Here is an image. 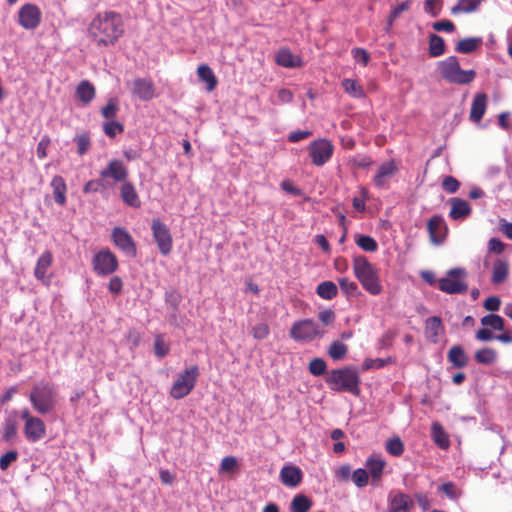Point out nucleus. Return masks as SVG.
Returning <instances> with one entry per match:
<instances>
[{
  "instance_id": "obj_1",
  "label": "nucleus",
  "mask_w": 512,
  "mask_h": 512,
  "mask_svg": "<svg viewBox=\"0 0 512 512\" xmlns=\"http://www.w3.org/2000/svg\"><path fill=\"white\" fill-rule=\"evenodd\" d=\"M88 31L97 45H114L124 34V22L118 12L105 11L93 18Z\"/></svg>"
},
{
  "instance_id": "obj_2",
  "label": "nucleus",
  "mask_w": 512,
  "mask_h": 512,
  "mask_svg": "<svg viewBox=\"0 0 512 512\" xmlns=\"http://www.w3.org/2000/svg\"><path fill=\"white\" fill-rule=\"evenodd\" d=\"M353 272L362 287L371 295H380L383 287L379 270L363 255L353 256Z\"/></svg>"
},
{
  "instance_id": "obj_3",
  "label": "nucleus",
  "mask_w": 512,
  "mask_h": 512,
  "mask_svg": "<svg viewBox=\"0 0 512 512\" xmlns=\"http://www.w3.org/2000/svg\"><path fill=\"white\" fill-rule=\"evenodd\" d=\"M29 401L37 413L41 415L51 413L58 402V391L52 383L41 381L32 388Z\"/></svg>"
},
{
  "instance_id": "obj_4",
  "label": "nucleus",
  "mask_w": 512,
  "mask_h": 512,
  "mask_svg": "<svg viewBox=\"0 0 512 512\" xmlns=\"http://www.w3.org/2000/svg\"><path fill=\"white\" fill-rule=\"evenodd\" d=\"M326 382L333 391L343 392L347 391L354 395L360 392V376L354 367H344L341 369L332 370Z\"/></svg>"
},
{
  "instance_id": "obj_5",
  "label": "nucleus",
  "mask_w": 512,
  "mask_h": 512,
  "mask_svg": "<svg viewBox=\"0 0 512 512\" xmlns=\"http://www.w3.org/2000/svg\"><path fill=\"white\" fill-rule=\"evenodd\" d=\"M440 76L449 83L465 85L471 83L475 77L474 70H462L456 56H449L439 62Z\"/></svg>"
},
{
  "instance_id": "obj_6",
  "label": "nucleus",
  "mask_w": 512,
  "mask_h": 512,
  "mask_svg": "<svg viewBox=\"0 0 512 512\" xmlns=\"http://www.w3.org/2000/svg\"><path fill=\"white\" fill-rule=\"evenodd\" d=\"M198 376L199 369L196 365L186 368L173 383L170 390L171 397L182 399L187 396L194 389Z\"/></svg>"
},
{
  "instance_id": "obj_7",
  "label": "nucleus",
  "mask_w": 512,
  "mask_h": 512,
  "mask_svg": "<svg viewBox=\"0 0 512 512\" xmlns=\"http://www.w3.org/2000/svg\"><path fill=\"white\" fill-rule=\"evenodd\" d=\"M325 330L320 329L312 319H303L293 323L290 329V337L298 342H311L316 338H322Z\"/></svg>"
},
{
  "instance_id": "obj_8",
  "label": "nucleus",
  "mask_w": 512,
  "mask_h": 512,
  "mask_svg": "<svg viewBox=\"0 0 512 512\" xmlns=\"http://www.w3.org/2000/svg\"><path fill=\"white\" fill-rule=\"evenodd\" d=\"M466 271L463 268H453L447 272V276L439 279L438 287L447 294H461L467 291L468 286L464 281Z\"/></svg>"
},
{
  "instance_id": "obj_9",
  "label": "nucleus",
  "mask_w": 512,
  "mask_h": 512,
  "mask_svg": "<svg viewBox=\"0 0 512 512\" xmlns=\"http://www.w3.org/2000/svg\"><path fill=\"white\" fill-rule=\"evenodd\" d=\"M334 145L326 138H319L312 141L308 146V153L313 165L321 167L332 157Z\"/></svg>"
},
{
  "instance_id": "obj_10",
  "label": "nucleus",
  "mask_w": 512,
  "mask_h": 512,
  "mask_svg": "<svg viewBox=\"0 0 512 512\" xmlns=\"http://www.w3.org/2000/svg\"><path fill=\"white\" fill-rule=\"evenodd\" d=\"M92 266L99 276H108L118 269V260L109 249H102L93 256Z\"/></svg>"
},
{
  "instance_id": "obj_11",
  "label": "nucleus",
  "mask_w": 512,
  "mask_h": 512,
  "mask_svg": "<svg viewBox=\"0 0 512 512\" xmlns=\"http://www.w3.org/2000/svg\"><path fill=\"white\" fill-rule=\"evenodd\" d=\"M21 418L25 421L23 432L28 441L37 442L45 437L46 426L41 418L32 416L28 409L21 411Z\"/></svg>"
},
{
  "instance_id": "obj_12",
  "label": "nucleus",
  "mask_w": 512,
  "mask_h": 512,
  "mask_svg": "<svg viewBox=\"0 0 512 512\" xmlns=\"http://www.w3.org/2000/svg\"><path fill=\"white\" fill-rule=\"evenodd\" d=\"M42 21V12L34 3H25L17 14L18 24L25 30H35Z\"/></svg>"
},
{
  "instance_id": "obj_13",
  "label": "nucleus",
  "mask_w": 512,
  "mask_h": 512,
  "mask_svg": "<svg viewBox=\"0 0 512 512\" xmlns=\"http://www.w3.org/2000/svg\"><path fill=\"white\" fill-rule=\"evenodd\" d=\"M151 230L160 253L164 256L168 255L172 250L173 240L167 225L159 219H153Z\"/></svg>"
},
{
  "instance_id": "obj_14",
  "label": "nucleus",
  "mask_w": 512,
  "mask_h": 512,
  "mask_svg": "<svg viewBox=\"0 0 512 512\" xmlns=\"http://www.w3.org/2000/svg\"><path fill=\"white\" fill-rule=\"evenodd\" d=\"M129 176L127 166L119 159H112L108 162L107 166L100 171L102 181L112 179L115 183H124Z\"/></svg>"
},
{
  "instance_id": "obj_15",
  "label": "nucleus",
  "mask_w": 512,
  "mask_h": 512,
  "mask_svg": "<svg viewBox=\"0 0 512 512\" xmlns=\"http://www.w3.org/2000/svg\"><path fill=\"white\" fill-rule=\"evenodd\" d=\"M112 241L116 247L129 257H136L137 248L132 236L122 227H115L111 233Z\"/></svg>"
},
{
  "instance_id": "obj_16",
  "label": "nucleus",
  "mask_w": 512,
  "mask_h": 512,
  "mask_svg": "<svg viewBox=\"0 0 512 512\" xmlns=\"http://www.w3.org/2000/svg\"><path fill=\"white\" fill-rule=\"evenodd\" d=\"M398 163L391 159L382 163L373 177L374 185L378 188L387 189L390 179L398 172Z\"/></svg>"
},
{
  "instance_id": "obj_17",
  "label": "nucleus",
  "mask_w": 512,
  "mask_h": 512,
  "mask_svg": "<svg viewBox=\"0 0 512 512\" xmlns=\"http://www.w3.org/2000/svg\"><path fill=\"white\" fill-rule=\"evenodd\" d=\"M427 230L432 243H442L447 233V226L443 217L440 215L432 216L427 223Z\"/></svg>"
},
{
  "instance_id": "obj_18",
  "label": "nucleus",
  "mask_w": 512,
  "mask_h": 512,
  "mask_svg": "<svg viewBox=\"0 0 512 512\" xmlns=\"http://www.w3.org/2000/svg\"><path fill=\"white\" fill-rule=\"evenodd\" d=\"M53 263V255L50 251H44L37 260L34 276L40 280L43 284L49 285L51 277L47 275L48 269Z\"/></svg>"
},
{
  "instance_id": "obj_19",
  "label": "nucleus",
  "mask_w": 512,
  "mask_h": 512,
  "mask_svg": "<svg viewBox=\"0 0 512 512\" xmlns=\"http://www.w3.org/2000/svg\"><path fill=\"white\" fill-rule=\"evenodd\" d=\"M132 94L143 101H149L155 97V87L151 80L138 78L132 82Z\"/></svg>"
},
{
  "instance_id": "obj_20",
  "label": "nucleus",
  "mask_w": 512,
  "mask_h": 512,
  "mask_svg": "<svg viewBox=\"0 0 512 512\" xmlns=\"http://www.w3.org/2000/svg\"><path fill=\"white\" fill-rule=\"evenodd\" d=\"M444 326L442 320L438 316H432L425 321V336L427 340L433 344L438 343L439 336L443 334Z\"/></svg>"
},
{
  "instance_id": "obj_21",
  "label": "nucleus",
  "mask_w": 512,
  "mask_h": 512,
  "mask_svg": "<svg viewBox=\"0 0 512 512\" xmlns=\"http://www.w3.org/2000/svg\"><path fill=\"white\" fill-rule=\"evenodd\" d=\"M365 466L369 471L372 482H380L382 479L383 470L386 466V461L380 456L371 455L366 459Z\"/></svg>"
},
{
  "instance_id": "obj_22",
  "label": "nucleus",
  "mask_w": 512,
  "mask_h": 512,
  "mask_svg": "<svg viewBox=\"0 0 512 512\" xmlns=\"http://www.w3.org/2000/svg\"><path fill=\"white\" fill-rule=\"evenodd\" d=\"M388 505L396 511H409L414 503L411 497L402 492H391L388 496Z\"/></svg>"
},
{
  "instance_id": "obj_23",
  "label": "nucleus",
  "mask_w": 512,
  "mask_h": 512,
  "mask_svg": "<svg viewBox=\"0 0 512 512\" xmlns=\"http://www.w3.org/2000/svg\"><path fill=\"white\" fill-rule=\"evenodd\" d=\"M302 471L297 466H284L280 471L281 482L288 487H296L302 481Z\"/></svg>"
},
{
  "instance_id": "obj_24",
  "label": "nucleus",
  "mask_w": 512,
  "mask_h": 512,
  "mask_svg": "<svg viewBox=\"0 0 512 512\" xmlns=\"http://www.w3.org/2000/svg\"><path fill=\"white\" fill-rule=\"evenodd\" d=\"M275 61L279 66L285 68H298L303 65L302 59L294 55L288 48L280 49L276 53Z\"/></svg>"
},
{
  "instance_id": "obj_25",
  "label": "nucleus",
  "mask_w": 512,
  "mask_h": 512,
  "mask_svg": "<svg viewBox=\"0 0 512 512\" xmlns=\"http://www.w3.org/2000/svg\"><path fill=\"white\" fill-rule=\"evenodd\" d=\"M120 196L122 201L130 207L139 208L141 206L139 195L131 182L126 181L121 184Z\"/></svg>"
},
{
  "instance_id": "obj_26",
  "label": "nucleus",
  "mask_w": 512,
  "mask_h": 512,
  "mask_svg": "<svg viewBox=\"0 0 512 512\" xmlns=\"http://www.w3.org/2000/svg\"><path fill=\"white\" fill-rule=\"evenodd\" d=\"M487 95L485 93H478L475 95L470 109V120L473 122H479L487 108Z\"/></svg>"
},
{
  "instance_id": "obj_27",
  "label": "nucleus",
  "mask_w": 512,
  "mask_h": 512,
  "mask_svg": "<svg viewBox=\"0 0 512 512\" xmlns=\"http://www.w3.org/2000/svg\"><path fill=\"white\" fill-rule=\"evenodd\" d=\"M451 209L449 216L453 220H462L467 218L471 214V207L469 203L460 198L450 199Z\"/></svg>"
},
{
  "instance_id": "obj_28",
  "label": "nucleus",
  "mask_w": 512,
  "mask_h": 512,
  "mask_svg": "<svg viewBox=\"0 0 512 512\" xmlns=\"http://www.w3.org/2000/svg\"><path fill=\"white\" fill-rule=\"evenodd\" d=\"M447 359L452 364L454 368H464L468 364V356L465 353L464 349L460 345H453L448 353Z\"/></svg>"
},
{
  "instance_id": "obj_29",
  "label": "nucleus",
  "mask_w": 512,
  "mask_h": 512,
  "mask_svg": "<svg viewBox=\"0 0 512 512\" xmlns=\"http://www.w3.org/2000/svg\"><path fill=\"white\" fill-rule=\"evenodd\" d=\"M50 185L53 190L55 202L60 206H64L66 204L67 186L63 177L59 175L54 176L51 180Z\"/></svg>"
},
{
  "instance_id": "obj_30",
  "label": "nucleus",
  "mask_w": 512,
  "mask_h": 512,
  "mask_svg": "<svg viewBox=\"0 0 512 512\" xmlns=\"http://www.w3.org/2000/svg\"><path fill=\"white\" fill-rule=\"evenodd\" d=\"M432 438L435 444L441 449H447L450 446L448 434L439 422H434L431 427Z\"/></svg>"
},
{
  "instance_id": "obj_31",
  "label": "nucleus",
  "mask_w": 512,
  "mask_h": 512,
  "mask_svg": "<svg viewBox=\"0 0 512 512\" xmlns=\"http://www.w3.org/2000/svg\"><path fill=\"white\" fill-rule=\"evenodd\" d=\"M76 96L84 104H88L95 97V87L89 81L83 80L76 87Z\"/></svg>"
},
{
  "instance_id": "obj_32",
  "label": "nucleus",
  "mask_w": 512,
  "mask_h": 512,
  "mask_svg": "<svg viewBox=\"0 0 512 512\" xmlns=\"http://www.w3.org/2000/svg\"><path fill=\"white\" fill-rule=\"evenodd\" d=\"M197 74L201 81L207 84V90L213 91L217 86V78L207 64H201L197 68Z\"/></svg>"
},
{
  "instance_id": "obj_33",
  "label": "nucleus",
  "mask_w": 512,
  "mask_h": 512,
  "mask_svg": "<svg viewBox=\"0 0 512 512\" xmlns=\"http://www.w3.org/2000/svg\"><path fill=\"white\" fill-rule=\"evenodd\" d=\"M508 263L505 260L497 259L493 264V272L491 281L494 284H501L503 283L507 276H508Z\"/></svg>"
},
{
  "instance_id": "obj_34",
  "label": "nucleus",
  "mask_w": 512,
  "mask_h": 512,
  "mask_svg": "<svg viewBox=\"0 0 512 512\" xmlns=\"http://www.w3.org/2000/svg\"><path fill=\"white\" fill-rule=\"evenodd\" d=\"M485 0H459L457 5L451 9L452 14L471 13L478 10Z\"/></svg>"
},
{
  "instance_id": "obj_35",
  "label": "nucleus",
  "mask_w": 512,
  "mask_h": 512,
  "mask_svg": "<svg viewBox=\"0 0 512 512\" xmlns=\"http://www.w3.org/2000/svg\"><path fill=\"white\" fill-rule=\"evenodd\" d=\"M313 505L312 500L303 494H297L291 501V512H309Z\"/></svg>"
},
{
  "instance_id": "obj_36",
  "label": "nucleus",
  "mask_w": 512,
  "mask_h": 512,
  "mask_svg": "<svg viewBox=\"0 0 512 512\" xmlns=\"http://www.w3.org/2000/svg\"><path fill=\"white\" fill-rule=\"evenodd\" d=\"M316 293L323 299L332 300L337 296L338 288L334 282L324 281L317 286Z\"/></svg>"
},
{
  "instance_id": "obj_37",
  "label": "nucleus",
  "mask_w": 512,
  "mask_h": 512,
  "mask_svg": "<svg viewBox=\"0 0 512 512\" xmlns=\"http://www.w3.org/2000/svg\"><path fill=\"white\" fill-rule=\"evenodd\" d=\"M482 44L481 38H464L461 39L456 47V52L463 53V54H469L475 51L480 45Z\"/></svg>"
},
{
  "instance_id": "obj_38",
  "label": "nucleus",
  "mask_w": 512,
  "mask_h": 512,
  "mask_svg": "<svg viewBox=\"0 0 512 512\" xmlns=\"http://www.w3.org/2000/svg\"><path fill=\"white\" fill-rule=\"evenodd\" d=\"M18 423L14 417L5 419L2 428V437L6 442H12L17 436Z\"/></svg>"
},
{
  "instance_id": "obj_39",
  "label": "nucleus",
  "mask_w": 512,
  "mask_h": 512,
  "mask_svg": "<svg viewBox=\"0 0 512 512\" xmlns=\"http://www.w3.org/2000/svg\"><path fill=\"white\" fill-rule=\"evenodd\" d=\"M445 52L444 39L437 35L431 34L429 37V54L431 57H439Z\"/></svg>"
},
{
  "instance_id": "obj_40",
  "label": "nucleus",
  "mask_w": 512,
  "mask_h": 512,
  "mask_svg": "<svg viewBox=\"0 0 512 512\" xmlns=\"http://www.w3.org/2000/svg\"><path fill=\"white\" fill-rule=\"evenodd\" d=\"M344 91L354 98H364L365 92L363 87L353 79H344L342 81Z\"/></svg>"
},
{
  "instance_id": "obj_41",
  "label": "nucleus",
  "mask_w": 512,
  "mask_h": 512,
  "mask_svg": "<svg viewBox=\"0 0 512 512\" xmlns=\"http://www.w3.org/2000/svg\"><path fill=\"white\" fill-rule=\"evenodd\" d=\"M481 324L486 328H491L496 331H502L505 327L504 319L497 314L491 313L481 318Z\"/></svg>"
},
{
  "instance_id": "obj_42",
  "label": "nucleus",
  "mask_w": 512,
  "mask_h": 512,
  "mask_svg": "<svg viewBox=\"0 0 512 512\" xmlns=\"http://www.w3.org/2000/svg\"><path fill=\"white\" fill-rule=\"evenodd\" d=\"M474 357L478 363L490 365L496 361L497 353L494 349L486 347L477 350Z\"/></svg>"
},
{
  "instance_id": "obj_43",
  "label": "nucleus",
  "mask_w": 512,
  "mask_h": 512,
  "mask_svg": "<svg viewBox=\"0 0 512 512\" xmlns=\"http://www.w3.org/2000/svg\"><path fill=\"white\" fill-rule=\"evenodd\" d=\"M355 243L365 252H375L378 249L377 241L368 235L356 236Z\"/></svg>"
},
{
  "instance_id": "obj_44",
  "label": "nucleus",
  "mask_w": 512,
  "mask_h": 512,
  "mask_svg": "<svg viewBox=\"0 0 512 512\" xmlns=\"http://www.w3.org/2000/svg\"><path fill=\"white\" fill-rule=\"evenodd\" d=\"M348 352V346L340 341H333L328 349V355L333 360L343 359Z\"/></svg>"
},
{
  "instance_id": "obj_45",
  "label": "nucleus",
  "mask_w": 512,
  "mask_h": 512,
  "mask_svg": "<svg viewBox=\"0 0 512 512\" xmlns=\"http://www.w3.org/2000/svg\"><path fill=\"white\" fill-rule=\"evenodd\" d=\"M386 451L395 457H398L404 452V444L399 437L390 438L385 445Z\"/></svg>"
},
{
  "instance_id": "obj_46",
  "label": "nucleus",
  "mask_w": 512,
  "mask_h": 512,
  "mask_svg": "<svg viewBox=\"0 0 512 512\" xmlns=\"http://www.w3.org/2000/svg\"><path fill=\"white\" fill-rule=\"evenodd\" d=\"M341 291L348 297L354 296L358 292V285L356 282L350 280L347 277L340 278L338 280Z\"/></svg>"
},
{
  "instance_id": "obj_47",
  "label": "nucleus",
  "mask_w": 512,
  "mask_h": 512,
  "mask_svg": "<svg viewBox=\"0 0 512 512\" xmlns=\"http://www.w3.org/2000/svg\"><path fill=\"white\" fill-rule=\"evenodd\" d=\"M74 141L77 144V153L80 156L86 154L90 150L91 140H90V137H89V135L87 133H83V134L77 135L74 138Z\"/></svg>"
},
{
  "instance_id": "obj_48",
  "label": "nucleus",
  "mask_w": 512,
  "mask_h": 512,
  "mask_svg": "<svg viewBox=\"0 0 512 512\" xmlns=\"http://www.w3.org/2000/svg\"><path fill=\"white\" fill-rule=\"evenodd\" d=\"M154 353L159 358H163L169 353V345L165 342L162 334H158L155 337Z\"/></svg>"
},
{
  "instance_id": "obj_49",
  "label": "nucleus",
  "mask_w": 512,
  "mask_h": 512,
  "mask_svg": "<svg viewBox=\"0 0 512 512\" xmlns=\"http://www.w3.org/2000/svg\"><path fill=\"white\" fill-rule=\"evenodd\" d=\"M391 363H392V359L391 358H386V359H382V358L370 359V358H367V359L364 360V362L362 364V368H363V370L380 369V368H383L386 365L391 364Z\"/></svg>"
},
{
  "instance_id": "obj_50",
  "label": "nucleus",
  "mask_w": 512,
  "mask_h": 512,
  "mask_svg": "<svg viewBox=\"0 0 512 512\" xmlns=\"http://www.w3.org/2000/svg\"><path fill=\"white\" fill-rule=\"evenodd\" d=\"M103 131L108 137L114 138L118 133L124 131V126L117 121L110 120L103 124Z\"/></svg>"
},
{
  "instance_id": "obj_51",
  "label": "nucleus",
  "mask_w": 512,
  "mask_h": 512,
  "mask_svg": "<svg viewBox=\"0 0 512 512\" xmlns=\"http://www.w3.org/2000/svg\"><path fill=\"white\" fill-rule=\"evenodd\" d=\"M118 110H119V107H118L117 100L114 98H111L108 101V103L106 104V106H104L101 109V114L104 118H106L108 120H113L116 117Z\"/></svg>"
},
{
  "instance_id": "obj_52",
  "label": "nucleus",
  "mask_w": 512,
  "mask_h": 512,
  "mask_svg": "<svg viewBox=\"0 0 512 512\" xmlns=\"http://www.w3.org/2000/svg\"><path fill=\"white\" fill-rule=\"evenodd\" d=\"M352 480L357 487H365L368 484L369 474L365 469H356L352 474Z\"/></svg>"
},
{
  "instance_id": "obj_53",
  "label": "nucleus",
  "mask_w": 512,
  "mask_h": 512,
  "mask_svg": "<svg viewBox=\"0 0 512 512\" xmlns=\"http://www.w3.org/2000/svg\"><path fill=\"white\" fill-rule=\"evenodd\" d=\"M326 362L322 358H314L309 363V371L312 375L320 376L325 373Z\"/></svg>"
},
{
  "instance_id": "obj_54",
  "label": "nucleus",
  "mask_w": 512,
  "mask_h": 512,
  "mask_svg": "<svg viewBox=\"0 0 512 512\" xmlns=\"http://www.w3.org/2000/svg\"><path fill=\"white\" fill-rule=\"evenodd\" d=\"M410 6H411V1L406 0V1L402 2L401 4L397 5L396 7H394L390 13L389 18H388L389 26L392 25L394 20L397 19L401 15V13L408 11L410 9Z\"/></svg>"
},
{
  "instance_id": "obj_55",
  "label": "nucleus",
  "mask_w": 512,
  "mask_h": 512,
  "mask_svg": "<svg viewBox=\"0 0 512 512\" xmlns=\"http://www.w3.org/2000/svg\"><path fill=\"white\" fill-rule=\"evenodd\" d=\"M442 0H425L424 11L432 17H437L441 12Z\"/></svg>"
},
{
  "instance_id": "obj_56",
  "label": "nucleus",
  "mask_w": 512,
  "mask_h": 512,
  "mask_svg": "<svg viewBox=\"0 0 512 512\" xmlns=\"http://www.w3.org/2000/svg\"><path fill=\"white\" fill-rule=\"evenodd\" d=\"M18 458V452L15 450H11L6 452L0 457V469L2 471H6L9 466L15 462Z\"/></svg>"
},
{
  "instance_id": "obj_57",
  "label": "nucleus",
  "mask_w": 512,
  "mask_h": 512,
  "mask_svg": "<svg viewBox=\"0 0 512 512\" xmlns=\"http://www.w3.org/2000/svg\"><path fill=\"white\" fill-rule=\"evenodd\" d=\"M251 333L255 339L263 340L268 337L270 328L266 323H258L252 328Z\"/></svg>"
},
{
  "instance_id": "obj_58",
  "label": "nucleus",
  "mask_w": 512,
  "mask_h": 512,
  "mask_svg": "<svg viewBox=\"0 0 512 512\" xmlns=\"http://www.w3.org/2000/svg\"><path fill=\"white\" fill-rule=\"evenodd\" d=\"M237 466V459L234 456H226L221 460L220 472H232Z\"/></svg>"
},
{
  "instance_id": "obj_59",
  "label": "nucleus",
  "mask_w": 512,
  "mask_h": 512,
  "mask_svg": "<svg viewBox=\"0 0 512 512\" xmlns=\"http://www.w3.org/2000/svg\"><path fill=\"white\" fill-rule=\"evenodd\" d=\"M351 53L356 62L361 63L363 66L368 64L370 55L364 48H354Z\"/></svg>"
},
{
  "instance_id": "obj_60",
  "label": "nucleus",
  "mask_w": 512,
  "mask_h": 512,
  "mask_svg": "<svg viewBox=\"0 0 512 512\" xmlns=\"http://www.w3.org/2000/svg\"><path fill=\"white\" fill-rule=\"evenodd\" d=\"M432 28L435 31H445L448 33H452L455 31L454 23L452 21L446 20V19L434 22L432 24Z\"/></svg>"
},
{
  "instance_id": "obj_61",
  "label": "nucleus",
  "mask_w": 512,
  "mask_h": 512,
  "mask_svg": "<svg viewBox=\"0 0 512 512\" xmlns=\"http://www.w3.org/2000/svg\"><path fill=\"white\" fill-rule=\"evenodd\" d=\"M442 186L446 192L455 193L458 190L460 183L456 178L452 176H447L444 178Z\"/></svg>"
},
{
  "instance_id": "obj_62",
  "label": "nucleus",
  "mask_w": 512,
  "mask_h": 512,
  "mask_svg": "<svg viewBox=\"0 0 512 512\" xmlns=\"http://www.w3.org/2000/svg\"><path fill=\"white\" fill-rule=\"evenodd\" d=\"M318 319L323 325H330L335 321V313L332 309H324L318 313Z\"/></svg>"
},
{
  "instance_id": "obj_63",
  "label": "nucleus",
  "mask_w": 512,
  "mask_h": 512,
  "mask_svg": "<svg viewBox=\"0 0 512 512\" xmlns=\"http://www.w3.org/2000/svg\"><path fill=\"white\" fill-rule=\"evenodd\" d=\"M483 306L488 311H498L501 306V300L498 296H490L484 301Z\"/></svg>"
},
{
  "instance_id": "obj_64",
  "label": "nucleus",
  "mask_w": 512,
  "mask_h": 512,
  "mask_svg": "<svg viewBox=\"0 0 512 512\" xmlns=\"http://www.w3.org/2000/svg\"><path fill=\"white\" fill-rule=\"evenodd\" d=\"M444 494H446L451 499H457L459 496L458 491L456 490L455 485L452 482L444 483L439 488Z\"/></svg>"
}]
</instances>
